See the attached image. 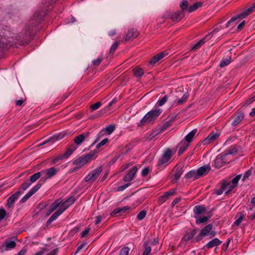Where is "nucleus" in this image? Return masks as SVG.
<instances>
[{"label": "nucleus", "mask_w": 255, "mask_h": 255, "mask_svg": "<svg viewBox=\"0 0 255 255\" xmlns=\"http://www.w3.org/2000/svg\"><path fill=\"white\" fill-rule=\"evenodd\" d=\"M213 225L212 224H208L205 226L200 232L199 235L196 237V241H199L202 239L203 236L207 235L212 230Z\"/></svg>", "instance_id": "ddd939ff"}, {"label": "nucleus", "mask_w": 255, "mask_h": 255, "mask_svg": "<svg viewBox=\"0 0 255 255\" xmlns=\"http://www.w3.org/2000/svg\"><path fill=\"white\" fill-rule=\"evenodd\" d=\"M63 213L62 210H60L58 209V210L56 211L47 220L46 222V224L50 225L53 221L55 220L58 217L61 215Z\"/></svg>", "instance_id": "bb28decb"}, {"label": "nucleus", "mask_w": 255, "mask_h": 255, "mask_svg": "<svg viewBox=\"0 0 255 255\" xmlns=\"http://www.w3.org/2000/svg\"><path fill=\"white\" fill-rule=\"evenodd\" d=\"M197 132V129H194L191 131L187 135H186L185 137L184 141H186V142L189 143L192 140L194 135H195Z\"/></svg>", "instance_id": "c756f323"}, {"label": "nucleus", "mask_w": 255, "mask_h": 255, "mask_svg": "<svg viewBox=\"0 0 255 255\" xmlns=\"http://www.w3.org/2000/svg\"><path fill=\"white\" fill-rule=\"evenodd\" d=\"M115 129V126L109 125L107 127L101 130L97 135V138L94 141V143L97 142L101 138V137L104 135L106 132L108 134H111Z\"/></svg>", "instance_id": "9d476101"}, {"label": "nucleus", "mask_w": 255, "mask_h": 255, "mask_svg": "<svg viewBox=\"0 0 255 255\" xmlns=\"http://www.w3.org/2000/svg\"><path fill=\"white\" fill-rule=\"evenodd\" d=\"M41 176H42L41 171L40 172H38L36 173H34L31 175L30 177V179L28 181H30L32 184L38 180L41 177Z\"/></svg>", "instance_id": "c9c22d12"}, {"label": "nucleus", "mask_w": 255, "mask_h": 255, "mask_svg": "<svg viewBox=\"0 0 255 255\" xmlns=\"http://www.w3.org/2000/svg\"><path fill=\"white\" fill-rule=\"evenodd\" d=\"M221 243L222 241H220L218 238H214L206 245V247L208 249H210L214 247H217L221 245Z\"/></svg>", "instance_id": "b1692460"}, {"label": "nucleus", "mask_w": 255, "mask_h": 255, "mask_svg": "<svg viewBox=\"0 0 255 255\" xmlns=\"http://www.w3.org/2000/svg\"><path fill=\"white\" fill-rule=\"evenodd\" d=\"M219 136V134L217 132H211L209 135L203 140V144H208L216 139H217Z\"/></svg>", "instance_id": "2eb2a0df"}, {"label": "nucleus", "mask_w": 255, "mask_h": 255, "mask_svg": "<svg viewBox=\"0 0 255 255\" xmlns=\"http://www.w3.org/2000/svg\"><path fill=\"white\" fill-rule=\"evenodd\" d=\"M8 46L7 40L5 38L0 35V51L6 48Z\"/></svg>", "instance_id": "2f4dec72"}, {"label": "nucleus", "mask_w": 255, "mask_h": 255, "mask_svg": "<svg viewBox=\"0 0 255 255\" xmlns=\"http://www.w3.org/2000/svg\"><path fill=\"white\" fill-rule=\"evenodd\" d=\"M102 171V167H99L89 173L85 178V181L92 183L94 182Z\"/></svg>", "instance_id": "0eeeda50"}, {"label": "nucleus", "mask_w": 255, "mask_h": 255, "mask_svg": "<svg viewBox=\"0 0 255 255\" xmlns=\"http://www.w3.org/2000/svg\"><path fill=\"white\" fill-rule=\"evenodd\" d=\"M161 112L162 110L160 109L150 111L140 121L138 126L141 127L146 124L153 123Z\"/></svg>", "instance_id": "f03ea898"}, {"label": "nucleus", "mask_w": 255, "mask_h": 255, "mask_svg": "<svg viewBox=\"0 0 255 255\" xmlns=\"http://www.w3.org/2000/svg\"><path fill=\"white\" fill-rule=\"evenodd\" d=\"M41 183H37L20 200V202L23 203L26 202L32 195H33L41 186Z\"/></svg>", "instance_id": "1a4fd4ad"}, {"label": "nucleus", "mask_w": 255, "mask_h": 255, "mask_svg": "<svg viewBox=\"0 0 255 255\" xmlns=\"http://www.w3.org/2000/svg\"><path fill=\"white\" fill-rule=\"evenodd\" d=\"M148 172H149V168L148 167L144 168L141 172V175L142 176H145L146 175H147Z\"/></svg>", "instance_id": "774afa93"}, {"label": "nucleus", "mask_w": 255, "mask_h": 255, "mask_svg": "<svg viewBox=\"0 0 255 255\" xmlns=\"http://www.w3.org/2000/svg\"><path fill=\"white\" fill-rule=\"evenodd\" d=\"M226 184H227V187H226V193L227 194L228 193H229L231 191H232L233 188H234L236 186L232 184H231L230 183H228V182H226Z\"/></svg>", "instance_id": "13d9d810"}, {"label": "nucleus", "mask_w": 255, "mask_h": 255, "mask_svg": "<svg viewBox=\"0 0 255 255\" xmlns=\"http://www.w3.org/2000/svg\"><path fill=\"white\" fill-rule=\"evenodd\" d=\"M171 123V121L170 120L166 121L163 124L162 126H159L158 128L160 129H161V131H164L170 126Z\"/></svg>", "instance_id": "49530a36"}, {"label": "nucleus", "mask_w": 255, "mask_h": 255, "mask_svg": "<svg viewBox=\"0 0 255 255\" xmlns=\"http://www.w3.org/2000/svg\"><path fill=\"white\" fill-rule=\"evenodd\" d=\"M251 173H252V172H251V169L247 171L244 175L242 180L245 181L246 179L248 178L251 175Z\"/></svg>", "instance_id": "338daca9"}, {"label": "nucleus", "mask_w": 255, "mask_h": 255, "mask_svg": "<svg viewBox=\"0 0 255 255\" xmlns=\"http://www.w3.org/2000/svg\"><path fill=\"white\" fill-rule=\"evenodd\" d=\"M187 178H192L193 180H196L199 178L197 170H191L189 171L185 175Z\"/></svg>", "instance_id": "cd10ccee"}, {"label": "nucleus", "mask_w": 255, "mask_h": 255, "mask_svg": "<svg viewBox=\"0 0 255 255\" xmlns=\"http://www.w3.org/2000/svg\"><path fill=\"white\" fill-rule=\"evenodd\" d=\"M211 170L210 165L202 166L199 167L197 170L198 175L200 177L207 175Z\"/></svg>", "instance_id": "f3484780"}, {"label": "nucleus", "mask_w": 255, "mask_h": 255, "mask_svg": "<svg viewBox=\"0 0 255 255\" xmlns=\"http://www.w3.org/2000/svg\"><path fill=\"white\" fill-rule=\"evenodd\" d=\"M129 251V248L128 247H125L123 248L121 252L120 255H128V253Z\"/></svg>", "instance_id": "bf43d9fd"}, {"label": "nucleus", "mask_w": 255, "mask_h": 255, "mask_svg": "<svg viewBox=\"0 0 255 255\" xmlns=\"http://www.w3.org/2000/svg\"><path fill=\"white\" fill-rule=\"evenodd\" d=\"M167 99V96L166 95L164 96L161 100L158 101V105L159 106H163L166 102Z\"/></svg>", "instance_id": "5fc2aeb1"}, {"label": "nucleus", "mask_w": 255, "mask_h": 255, "mask_svg": "<svg viewBox=\"0 0 255 255\" xmlns=\"http://www.w3.org/2000/svg\"><path fill=\"white\" fill-rule=\"evenodd\" d=\"M239 217L238 219L236 220L234 223V224L237 226H238L240 224V223L242 222V220H243L245 217L244 214L242 212L239 213Z\"/></svg>", "instance_id": "de8ad7c7"}, {"label": "nucleus", "mask_w": 255, "mask_h": 255, "mask_svg": "<svg viewBox=\"0 0 255 255\" xmlns=\"http://www.w3.org/2000/svg\"><path fill=\"white\" fill-rule=\"evenodd\" d=\"M148 242H145L143 243V246L145 247V249L144 250V252L143 253L142 255H149L151 251V248L150 246H148Z\"/></svg>", "instance_id": "79ce46f5"}, {"label": "nucleus", "mask_w": 255, "mask_h": 255, "mask_svg": "<svg viewBox=\"0 0 255 255\" xmlns=\"http://www.w3.org/2000/svg\"><path fill=\"white\" fill-rule=\"evenodd\" d=\"M101 103L100 102H98L92 105L90 108L91 110L93 111L99 109L101 107Z\"/></svg>", "instance_id": "4d7b16f0"}, {"label": "nucleus", "mask_w": 255, "mask_h": 255, "mask_svg": "<svg viewBox=\"0 0 255 255\" xmlns=\"http://www.w3.org/2000/svg\"><path fill=\"white\" fill-rule=\"evenodd\" d=\"M76 149L77 146L75 144H72L70 145L69 147L67 149L65 152L64 153L66 157L68 158L69 156H70Z\"/></svg>", "instance_id": "7c9ffc66"}, {"label": "nucleus", "mask_w": 255, "mask_h": 255, "mask_svg": "<svg viewBox=\"0 0 255 255\" xmlns=\"http://www.w3.org/2000/svg\"><path fill=\"white\" fill-rule=\"evenodd\" d=\"M134 75L137 77H141L144 74L143 70L140 68L136 67L133 69Z\"/></svg>", "instance_id": "37998d69"}, {"label": "nucleus", "mask_w": 255, "mask_h": 255, "mask_svg": "<svg viewBox=\"0 0 255 255\" xmlns=\"http://www.w3.org/2000/svg\"><path fill=\"white\" fill-rule=\"evenodd\" d=\"M173 155L172 151L170 148H167L159 159L157 163L158 166H161L168 162Z\"/></svg>", "instance_id": "6e6552de"}, {"label": "nucleus", "mask_w": 255, "mask_h": 255, "mask_svg": "<svg viewBox=\"0 0 255 255\" xmlns=\"http://www.w3.org/2000/svg\"><path fill=\"white\" fill-rule=\"evenodd\" d=\"M255 11V5H253L252 7L250 8H248L244 10L242 13L238 14L237 16H234L232 17L226 24V27H228L230 26V24L235 20H236L238 18H240L241 19L244 18L247 16H248L251 13H253Z\"/></svg>", "instance_id": "39448f33"}, {"label": "nucleus", "mask_w": 255, "mask_h": 255, "mask_svg": "<svg viewBox=\"0 0 255 255\" xmlns=\"http://www.w3.org/2000/svg\"><path fill=\"white\" fill-rule=\"evenodd\" d=\"M20 194V191H18L15 193L11 195L7 199V206L8 208H11L13 206V205L15 200H16Z\"/></svg>", "instance_id": "dca6fc26"}, {"label": "nucleus", "mask_w": 255, "mask_h": 255, "mask_svg": "<svg viewBox=\"0 0 255 255\" xmlns=\"http://www.w3.org/2000/svg\"><path fill=\"white\" fill-rule=\"evenodd\" d=\"M161 132V129L157 127L154 130H152L148 137V139L150 140L153 139L156 135Z\"/></svg>", "instance_id": "72a5a7b5"}, {"label": "nucleus", "mask_w": 255, "mask_h": 255, "mask_svg": "<svg viewBox=\"0 0 255 255\" xmlns=\"http://www.w3.org/2000/svg\"><path fill=\"white\" fill-rule=\"evenodd\" d=\"M227 185V184H226V181H224L222 183L221 188H220L216 191L217 195H221L223 193V192H226Z\"/></svg>", "instance_id": "a19ab883"}, {"label": "nucleus", "mask_w": 255, "mask_h": 255, "mask_svg": "<svg viewBox=\"0 0 255 255\" xmlns=\"http://www.w3.org/2000/svg\"><path fill=\"white\" fill-rule=\"evenodd\" d=\"M103 60L102 56H99L97 59L94 60L92 61V63L94 66H98L101 63Z\"/></svg>", "instance_id": "6e6d98bb"}, {"label": "nucleus", "mask_w": 255, "mask_h": 255, "mask_svg": "<svg viewBox=\"0 0 255 255\" xmlns=\"http://www.w3.org/2000/svg\"><path fill=\"white\" fill-rule=\"evenodd\" d=\"M232 58L231 56L227 58H223L220 62V67L221 68H223L227 65H228L231 62Z\"/></svg>", "instance_id": "e433bc0d"}, {"label": "nucleus", "mask_w": 255, "mask_h": 255, "mask_svg": "<svg viewBox=\"0 0 255 255\" xmlns=\"http://www.w3.org/2000/svg\"><path fill=\"white\" fill-rule=\"evenodd\" d=\"M168 53L166 51H163L154 56L150 60L149 63L151 64H155L156 62L159 61L160 59H162Z\"/></svg>", "instance_id": "aec40b11"}, {"label": "nucleus", "mask_w": 255, "mask_h": 255, "mask_svg": "<svg viewBox=\"0 0 255 255\" xmlns=\"http://www.w3.org/2000/svg\"><path fill=\"white\" fill-rule=\"evenodd\" d=\"M119 44V42L116 41L111 46L110 53H113L116 49H117V47L118 46Z\"/></svg>", "instance_id": "052dcab7"}, {"label": "nucleus", "mask_w": 255, "mask_h": 255, "mask_svg": "<svg viewBox=\"0 0 255 255\" xmlns=\"http://www.w3.org/2000/svg\"><path fill=\"white\" fill-rule=\"evenodd\" d=\"M90 134V132L88 131L76 136L74 138V143L77 145H81L85 139L89 137Z\"/></svg>", "instance_id": "f8f14e48"}, {"label": "nucleus", "mask_w": 255, "mask_h": 255, "mask_svg": "<svg viewBox=\"0 0 255 255\" xmlns=\"http://www.w3.org/2000/svg\"><path fill=\"white\" fill-rule=\"evenodd\" d=\"M189 143L186 142L184 140H182L177 145V148L178 149V154L179 155L182 154L187 148Z\"/></svg>", "instance_id": "6ab92c4d"}, {"label": "nucleus", "mask_w": 255, "mask_h": 255, "mask_svg": "<svg viewBox=\"0 0 255 255\" xmlns=\"http://www.w3.org/2000/svg\"><path fill=\"white\" fill-rule=\"evenodd\" d=\"M95 154V152L91 151L88 154L80 156L73 162V164L80 167L88 163L94 156Z\"/></svg>", "instance_id": "20e7f679"}, {"label": "nucleus", "mask_w": 255, "mask_h": 255, "mask_svg": "<svg viewBox=\"0 0 255 255\" xmlns=\"http://www.w3.org/2000/svg\"><path fill=\"white\" fill-rule=\"evenodd\" d=\"M231 161V158L224 152L217 156L214 161V165L216 168L219 169L229 164Z\"/></svg>", "instance_id": "7ed1b4c3"}, {"label": "nucleus", "mask_w": 255, "mask_h": 255, "mask_svg": "<svg viewBox=\"0 0 255 255\" xmlns=\"http://www.w3.org/2000/svg\"><path fill=\"white\" fill-rule=\"evenodd\" d=\"M146 214V212L145 210H142L140 211L137 215V219L138 220H142Z\"/></svg>", "instance_id": "8fccbe9b"}, {"label": "nucleus", "mask_w": 255, "mask_h": 255, "mask_svg": "<svg viewBox=\"0 0 255 255\" xmlns=\"http://www.w3.org/2000/svg\"><path fill=\"white\" fill-rule=\"evenodd\" d=\"M205 211V208L204 207L197 205L194 207L193 212L196 215H199Z\"/></svg>", "instance_id": "473e14b6"}, {"label": "nucleus", "mask_w": 255, "mask_h": 255, "mask_svg": "<svg viewBox=\"0 0 255 255\" xmlns=\"http://www.w3.org/2000/svg\"><path fill=\"white\" fill-rule=\"evenodd\" d=\"M108 141H109L108 138H104L103 140H102L100 143H99L97 145V146H96L97 148H99L101 146L105 145L106 143H107L108 142Z\"/></svg>", "instance_id": "69168bd1"}, {"label": "nucleus", "mask_w": 255, "mask_h": 255, "mask_svg": "<svg viewBox=\"0 0 255 255\" xmlns=\"http://www.w3.org/2000/svg\"><path fill=\"white\" fill-rule=\"evenodd\" d=\"M208 219H209V217H206V216L200 217L198 219L196 220V223L197 224H199L200 223H205L207 221Z\"/></svg>", "instance_id": "09e8293b"}, {"label": "nucleus", "mask_w": 255, "mask_h": 255, "mask_svg": "<svg viewBox=\"0 0 255 255\" xmlns=\"http://www.w3.org/2000/svg\"><path fill=\"white\" fill-rule=\"evenodd\" d=\"M58 171L59 169L55 168V167H52L46 170H41L42 177L41 180L45 181L48 179L51 178L55 175Z\"/></svg>", "instance_id": "423d86ee"}, {"label": "nucleus", "mask_w": 255, "mask_h": 255, "mask_svg": "<svg viewBox=\"0 0 255 255\" xmlns=\"http://www.w3.org/2000/svg\"><path fill=\"white\" fill-rule=\"evenodd\" d=\"M56 1V0H43L42 1L41 10L35 12L29 21V27H26L27 30L30 31L28 33L29 35L31 34V32H35L37 30L34 27L43 19L46 12L51 9L53 4Z\"/></svg>", "instance_id": "f257e3e1"}, {"label": "nucleus", "mask_w": 255, "mask_h": 255, "mask_svg": "<svg viewBox=\"0 0 255 255\" xmlns=\"http://www.w3.org/2000/svg\"><path fill=\"white\" fill-rule=\"evenodd\" d=\"M137 171V168L136 166H133L123 178V180L125 181L128 182L131 181L134 177L135 174Z\"/></svg>", "instance_id": "4468645a"}, {"label": "nucleus", "mask_w": 255, "mask_h": 255, "mask_svg": "<svg viewBox=\"0 0 255 255\" xmlns=\"http://www.w3.org/2000/svg\"><path fill=\"white\" fill-rule=\"evenodd\" d=\"M75 202L73 198H70L63 203L59 207L60 210H62L63 212L66 209H67L71 205Z\"/></svg>", "instance_id": "412c9836"}, {"label": "nucleus", "mask_w": 255, "mask_h": 255, "mask_svg": "<svg viewBox=\"0 0 255 255\" xmlns=\"http://www.w3.org/2000/svg\"><path fill=\"white\" fill-rule=\"evenodd\" d=\"M139 34L138 32L136 29L131 28L128 30V32L124 38V41H128L132 40L138 36Z\"/></svg>", "instance_id": "9b49d317"}, {"label": "nucleus", "mask_w": 255, "mask_h": 255, "mask_svg": "<svg viewBox=\"0 0 255 255\" xmlns=\"http://www.w3.org/2000/svg\"><path fill=\"white\" fill-rule=\"evenodd\" d=\"M62 201L60 200H57L54 201L50 206V212H53L55 209H56L60 205Z\"/></svg>", "instance_id": "58836bf2"}, {"label": "nucleus", "mask_w": 255, "mask_h": 255, "mask_svg": "<svg viewBox=\"0 0 255 255\" xmlns=\"http://www.w3.org/2000/svg\"><path fill=\"white\" fill-rule=\"evenodd\" d=\"M175 193V190L174 189H172L167 191L166 192H165L163 196L159 197V199L162 202H164L168 198V197L174 194Z\"/></svg>", "instance_id": "a878e982"}, {"label": "nucleus", "mask_w": 255, "mask_h": 255, "mask_svg": "<svg viewBox=\"0 0 255 255\" xmlns=\"http://www.w3.org/2000/svg\"><path fill=\"white\" fill-rule=\"evenodd\" d=\"M174 169H175V172L173 175L174 178L172 179L173 182H176L180 178L183 172L182 167L180 165H177Z\"/></svg>", "instance_id": "a211bd4d"}, {"label": "nucleus", "mask_w": 255, "mask_h": 255, "mask_svg": "<svg viewBox=\"0 0 255 255\" xmlns=\"http://www.w3.org/2000/svg\"><path fill=\"white\" fill-rule=\"evenodd\" d=\"M31 184V183L30 181L26 180L21 185L19 189L22 190V191H25L30 187Z\"/></svg>", "instance_id": "a18cd8bd"}, {"label": "nucleus", "mask_w": 255, "mask_h": 255, "mask_svg": "<svg viewBox=\"0 0 255 255\" xmlns=\"http://www.w3.org/2000/svg\"><path fill=\"white\" fill-rule=\"evenodd\" d=\"M225 152L230 157L231 155H234L237 152V150L236 148H232L229 150L225 151Z\"/></svg>", "instance_id": "864d4df0"}, {"label": "nucleus", "mask_w": 255, "mask_h": 255, "mask_svg": "<svg viewBox=\"0 0 255 255\" xmlns=\"http://www.w3.org/2000/svg\"><path fill=\"white\" fill-rule=\"evenodd\" d=\"M196 230H194L192 232L186 233V234L182 238V240L186 242L189 241L193 237V236L196 233Z\"/></svg>", "instance_id": "f704fd0d"}, {"label": "nucleus", "mask_w": 255, "mask_h": 255, "mask_svg": "<svg viewBox=\"0 0 255 255\" xmlns=\"http://www.w3.org/2000/svg\"><path fill=\"white\" fill-rule=\"evenodd\" d=\"M129 207L128 206H125L123 207H120L115 209L112 213L111 216L116 215L117 214L121 215V214L126 212L129 210Z\"/></svg>", "instance_id": "393cba45"}, {"label": "nucleus", "mask_w": 255, "mask_h": 255, "mask_svg": "<svg viewBox=\"0 0 255 255\" xmlns=\"http://www.w3.org/2000/svg\"><path fill=\"white\" fill-rule=\"evenodd\" d=\"M130 185V183H127L123 186H121L119 187L117 189L118 191H122L126 189Z\"/></svg>", "instance_id": "0e129e2a"}, {"label": "nucleus", "mask_w": 255, "mask_h": 255, "mask_svg": "<svg viewBox=\"0 0 255 255\" xmlns=\"http://www.w3.org/2000/svg\"><path fill=\"white\" fill-rule=\"evenodd\" d=\"M241 177H242V174H239V175H238L237 176H236L235 177H234L232 179V184H233V185L236 186L238 183V181L241 178Z\"/></svg>", "instance_id": "603ef678"}, {"label": "nucleus", "mask_w": 255, "mask_h": 255, "mask_svg": "<svg viewBox=\"0 0 255 255\" xmlns=\"http://www.w3.org/2000/svg\"><path fill=\"white\" fill-rule=\"evenodd\" d=\"M202 5V3L201 2H196L194 3L193 5L189 6L188 8V10L189 12H191L195 10H196L198 8L201 7Z\"/></svg>", "instance_id": "4c0bfd02"}, {"label": "nucleus", "mask_w": 255, "mask_h": 255, "mask_svg": "<svg viewBox=\"0 0 255 255\" xmlns=\"http://www.w3.org/2000/svg\"><path fill=\"white\" fill-rule=\"evenodd\" d=\"M189 97V94L188 93H186L184 94V95L182 96V98L180 99H179L177 101V104L178 105H181L185 103L188 98Z\"/></svg>", "instance_id": "c03bdc74"}, {"label": "nucleus", "mask_w": 255, "mask_h": 255, "mask_svg": "<svg viewBox=\"0 0 255 255\" xmlns=\"http://www.w3.org/2000/svg\"><path fill=\"white\" fill-rule=\"evenodd\" d=\"M3 247H5V250L7 251L14 248L16 247V243L14 241L7 240L5 241Z\"/></svg>", "instance_id": "c85d7f7f"}, {"label": "nucleus", "mask_w": 255, "mask_h": 255, "mask_svg": "<svg viewBox=\"0 0 255 255\" xmlns=\"http://www.w3.org/2000/svg\"><path fill=\"white\" fill-rule=\"evenodd\" d=\"M205 42V38L201 39L192 47L191 50H195L199 49Z\"/></svg>", "instance_id": "ea45409f"}, {"label": "nucleus", "mask_w": 255, "mask_h": 255, "mask_svg": "<svg viewBox=\"0 0 255 255\" xmlns=\"http://www.w3.org/2000/svg\"><path fill=\"white\" fill-rule=\"evenodd\" d=\"M183 17V13L182 11H179L173 13L170 17L171 20L173 21L178 22Z\"/></svg>", "instance_id": "4be33fe9"}, {"label": "nucleus", "mask_w": 255, "mask_h": 255, "mask_svg": "<svg viewBox=\"0 0 255 255\" xmlns=\"http://www.w3.org/2000/svg\"><path fill=\"white\" fill-rule=\"evenodd\" d=\"M244 118V115L243 113H238L235 115L234 120L232 122V126H236L238 125Z\"/></svg>", "instance_id": "5701e85b"}, {"label": "nucleus", "mask_w": 255, "mask_h": 255, "mask_svg": "<svg viewBox=\"0 0 255 255\" xmlns=\"http://www.w3.org/2000/svg\"><path fill=\"white\" fill-rule=\"evenodd\" d=\"M6 211L3 209H0V220H3L6 216Z\"/></svg>", "instance_id": "e2e57ef3"}, {"label": "nucleus", "mask_w": 255, "mask_h": 255, "mask_svg": "<svg viewBox=\"0 0 255 255\" xmlns=\"http://www.w3.org/2000/svg\"><path fill=\"white\" fill-rule=\"evenodd\" d=\"M67 157H66V156H65V154H63L62 155H61L56 158H55L54 159H53L52 160V163L53 164H55L59 160H62L64 158H66Z\"/></svg>", "instance_id": "680f3d73"}, {"label": "nucleus", "mask_w": 255, "mask_h": 255, "mask_svg": "<svg viewBox=\"0 0 255 255\" xmlns=\"http://www.w3.org/2000/svg\"><path fill=\"white\" fill-rule=\"evenodd\" d=\"M188 2L187 0H183L180 4V7L182 9L181 11H183L187 8Z\"/></svg>", "instance_id": "3c124183"}]
</instances>
